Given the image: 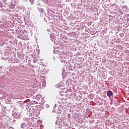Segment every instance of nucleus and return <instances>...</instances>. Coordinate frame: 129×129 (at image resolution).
Wrapping results in <instances>:
<instances>
[{
    "mask_svg": "<svg viewBox=\"0 0 129 129\" xmlns=\"http://www.w3.org/2000/svg\"><path fill=\"white\" fill-rule=\"evenodd\" d=\"M107 95L109 96V97L112 96V92H111V91H108L107 92Z\"/></svg>",
    "mask_w": 129,
    "mask_h": 129,
    "instance_id": "nucleus-1",
    "label": "nucleus"
},
{
    "mask_svg": "<svg viewBox=\"0 0 129 129\" xmlns=\"http://www.w3.org/2000/svg\"><path fill=\"white\" fill-rule=\"evenodd\" d=\"M39 11L40 12H41V13H44V9H42V8H40L39 9Z\"/></svg>",
    "mask_w": 129,
    "mask_h": 129,
    "instance_id": "nucleus-4",
    "label": "nucleus"
},
{
    "mask_svg": "<svg viewBox=\"0 0 129 129\" xmlns=\"http://www.w3.org/2000/svg\"><path fill=\"white\" fill-rule=\"evenodd\" d=\"M22 40H24L25 41H27L28 40V38L26 37V36L23 37Z\"/></svg>",
    "mask_w": 129,
    "mask_h": 129,
    "instance_id": "nucleus-3",
    "label": "nucleus"
},
{
    "mask_svg": "<svg viewBox=\"0 0 129 129\" xmlns=\"http://www.w3.org/2000/svg\"><path fill=\"white\" fill-rule=\"evenodd\" d=\"M25 126H26V124L24 123L21 124L22 128H25Z\"/></svg>",
    "mask_w": 129,
    "mask_h": 129,
    "instance_id": "nucleus-2",
    "label": "nucleus"
}]
</instances>
